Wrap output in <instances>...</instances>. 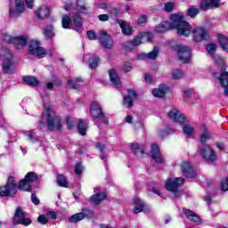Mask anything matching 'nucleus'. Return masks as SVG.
I'll return each instance as SVG.
<instances>
[{"label": "nucleus", "instance_id": "obj_1", "mask_svg": "<svg viewBox=\"0 0 228 228\" xmlns=\"http://www.w3.org/2000/svg\"><path fill=\"white\" fill-rule=\"evenodd\" d=\"M38 181V175L36 172H28L24 179L17 184L15 177L9 175L5 185L0 186V197H15L20 189L21 191H31V183Z\"/></svg>", "mask_w": 228, "mask_h": 228}, {"label": "nucleus", "instance_id": "obj_2", "mask_svg": "<svg viewBox=\"0 0 228 228\" xmlns=\"http://www.w3.org/2000/svg\"><path fill=\"white\" fill-rule=\"evenodd\" d=\"M169 29H176L179 37H190L191 33V25L184 20L183 14H172L171 22L164 20L155 27V33H167Z\"/></svg>", "mask_w": 228, "mask_h": 228}, {"label": "nucleus", "instance_id": "obj_3", "mask_svg": "<svg viewBox=\"0 0 228 228\" xmlns=\"http://www.w3.org/2000/svg\"><path fill=\"white\" fill-rule=\"evenodd\" d=\"M89 114L94 120H96V122H101L102 124H105V126H110V118L106 116V112H104L102 106H101L99 102H91L89 105Z\"/></svg>", "mask_w": 228, "mask_h": 228}, {"label": "nucleus", "instance_id": "obj_4", "mask_svg": "<svg viewBox=\"0 0 228 228\" xmlns=\"http://www.w3.org/2000/svg\"><path fill=\"white\" fill-rule=\"evenodd\" d=\"M46 124L48 131H61V118L56 115V112L53 110L52 106L46 108Z\"/></svg>", "mask_w": 228, "mask_h": 228}, {"label": "nucleus", "instance_id": "obj_5", "mask_svg": "<svg viewBox=\"0 0 228 228\" xmlns=\"http://www.w3.org/2000/svg\"><path fill=\"white\" fill-rule=\"evenodd\" d=\"M28 54L37 56L39 60L47 56L45 48L40 46V41L32 40L28 45Z\"/></svg>", "mask_w": 228, "mask_h": 228}, {"label": "nucleus", "instance_id": "obj_6", "mask_svg": "<svg viewBox=\"0 0 228 228\" xmlns=\"http://www.w3.org/2000/svg\"><path fill=\"white\" fill-rule=\"evenodd\" d=\"M175 49L177 53L179 61L190 63L191 61V49L183 45H176Z\"/></svg>", "mask_w": 228, "mask_h": 228}, {"label": "nucleus", "instance_id": "obj_7", "mask_svg": "<svg viewBox=\"0 0 228 228\" xmlns=\"http://www.w3.org/2000/svg\"><path fill=\"white\" fill-rule=\"evenodd\" d=\"M85 218L92 220V218H94V210H90V208H83L82 212L71 216L69 220L71 224H77V222H81V220H85Z\"/></svg>", "mask_w": 228, "mask_h": 228}, {"label": "nucleus", "instance_id": "obj_8", "mask_svg": "<svg viewBox=\"0 0 228 228\" xmlns=\"http://www.w3.org/2000/svg\"><path fill=\"white\" fill-rule=\"evenodd\" d=\"M14 222L18 225H24L25 227H28V225H31L32 224L31 219L26 217V212L22 211V208H20V207H18L16 208L14 214Z\"/></svg>", "mask_w": 228, "mask_h": 228}, {"label": "nucleus", "instance_id": "obj_9", "mask_svg": "<svg viewBox=\"0 0 228 228\" xmlns=\"http://www.w3.org/2000/svg\"><path fill=\"white\" fill-rule=\"evenodd\" d=\"M183 184H184V178L183 177H177L175 180L168 178L166 182V190L171 193H177Z\"/></svg>", "mask_w": 228, "mask_h": 228}, {"label": "nucleus", "instance_id": "obj_10", "mask_svg": "<svg viewBox=\"0 0 228 228\" xmlns=\"http://www.w3.org/2000/svg\"><path fill=\"white\" fill-rule=\"evenodd\" d=\"M127 94L123 98V106L130 110V108H134V101L138 100V93L134 89H128Z\"/></svg>", "mask_w": 228, "mask_h": 228}, {"label": "nucleus", "instance_id": "obj_11", "mask_svg": "<svg viewBox=\"0 0 228 228\" xmlns=\"http://www.w3.org/2000/svg\"><path fill=\"white\" fill-rule=\"evenodd\" d=\"M200 154L203 156L205 161H208V163L216 161V153H215V151H213V148L209 145H202Z\"/></svg>", "mask_w": 228, "mask_h": 228}, {"label": "nucleus", "instance_id": "obj_12", "mask_svg": "<svg viewBox=\"0 0 228 228\" xmlns=\"http://www.w3.org/2000/svg\"><path fill=\"white\" fill-rule=\"evenodd\" d=\"M182 174L186 179H193L196 175L195 167L188 161H183L180 165Z\"/></svg>", "mask_w": 228, "mask_h": 228}, {"label": "nucleus", "instance_id": "obj_13", "mask_svg": "<svg viewBox=\"0 0 228 228\" xmlns=\"http://www.w3.org/2000/svg\"><path fill=\"white\" fill-rule=\"evenodd\" d=\"M191 33H192L193 40L196 43L202 42L205 40H209V35L208 34L206 29H204V28H195L193 30H191Z\"/></svg>", "mask_w": 228, "mask_h": 228}, {"label": "nucleus", "instance_id": "obj_14", "mask_svg": "<svg viewBox=\"0 0 228 228\" xmlns=\"http://www.w3.org/2000/svg\"><path fill=\"white\" fill-rule=\"evenodd\" d=\"M151 159H153L157 165H163V163H165V159L163 155H161L159 145L156 142L151 144Z\"/></svg>", "mask_w": 228, "mask_h": 228}, {"label": "nucleus", "instance_id": "obj_15", "mask_svg": "<svg viewBox=\"0 0 228 228\" xmlns=\"http://www.w3.org/2000/svg\"><path fill=\"white\" fill-rule=\"evenodd\" d=\"M99 41L103 49H111L113 47V38H111V36L108 35L106 30H101Z\"/></svg>", "mask_w": 228, "mask_h": 228}, {"label": "nucleus", "instance_id": "obj_16", "mask_svg": "<svg viewBox=\"0 0 228 228\" xmlns=\"http://www.w3.org/2000/svg\"><path fill=\"white\" fill-rule=\"evenodd\" d=\"M168 118L171 120H174V122H177L178 124H188V119L186 118V116L184 114L179 113V110L177 109H172L167 113Z\"/></svg>", "mask_w": 228, "mask_h": 228}, {"label": "nucleus", "instance_id": "obj_17", "mask_svg": "<svg viewBox=\"0 0 228 228\" xmlns=\"http://www.w3.org/2000/svg\"><path fill=\"white\" fill-rule=\"evenodd\" d=\"M183 213L186 216L187 220H190V222H193V224H196V225L202 224V219L200 216H199V215H197L191 209L183 208Z\"/></svg>", "mask_w": 228, "mask_h": 228}, {"label": "nucleus", "instance_id": "obj_18", "mask_svg": "<svg viewBox=\"0 0 228 228\" xmlns=\"http://www.w3.org/2000/svg\"><path fill=\"white\" fill-rule=\"evenodd\" d=\"M220 6V0H201L200 8L203 12H208L211 8H218Z\"/></svg>", "mask_w": 228, "mask_h": 228}, {"label": "nucleus", "instance_id": "obj_19", "mask_svg": "<svg viewBox=\"0 0 228 228\" xmlns=\"http://www.w3.org/2000/svg\"><path fill=\"white\" fill-rule=\"evenodd\" d=\"M35 15L39 20H45L51 15V9L47 5H43L35 11Z\"/></svg>", "mask_w": 228, "mask_h": 228}, {"label": "nucleus", "instance_id": "obj_20", "mask_svg": "<svg viewBox=\"0 0 228 228\" xmlns=\"http://www.w3.org/2000/svg\"><path fill=\"white\" fill-rule=\"evenodd\" d=\"M2 70L4 74H10L15 70V62L10 58H4L2 62Z\"/></svg>", "mask_w": 228, "mask_h": 228}, {"label": "nucleus", "instance_id": "obj_21", "mask_svg": "<svg viewBox=\"0 0 228 228\" xmlns=\"http://www.w3.org/2000/svg\"><path fill=\"white\" fill-rule=\"evenodd\" d=\"M109 77L110 79V83H112L116 88H120L122 86L120 77L114 69L109 70Z\"/></svg>", "mask_w": 228, "mask_h": 228}, {"label": "nucleus", "instance_id": "obj_22", "mask_svg": "<svg viewBox=\"0 0 228 228\" xmlns=\"http://www.w3.org/2000/svg\"><path fill=\"white\" fill-rule=\"evenodd\" d=\"M28 40L29 37L28 36L21 35L14 37L13 45H15L16 49H22V47H26V45H28Z\"/></svg>", "mask_w": 228, "mask_h": 228}, {"label": "nucleus", "instance_id": "obj_23", "mask_svg": "<svg viewBox=\"0 0 228 228\" xmlns=\"http://www.w3.org/2000/svg\"><path fill=\"white\" fill-rule=\"evenodd\" d=\"M221 86L224 88V95L228 97V72L225 71L224 73H221L219 77H217Z\"/></svg>", "mask_w": 228, "mask_h": 228}, {"label": "nucleus", "instance_id": "obj_24", "mask_svg": "<svg viewBox=\"0 0 228 228\" xmlns=\"http://www.w3.org/2000/svg\"><path fill=\"white\" fill-rule=\"evenodd\" d=\"M77 131L80 136H86V131H88V121L80 119L77 124Z\"/></svg>", "mask_w": 228, "mask_h": 228}, {"label": "nucleus", "instance_id": "obj_25", "mask_svg": "<svg viewBox=\"0 0 228 228\" xmlns=\"http://www.w3.org/2000/svg\"><path fill=\"white\" fill-rule=\"evenodd\" d=\"M167 92H168V86L162 84L159 86V88L152 90V95H154V97L163 98L165 95H167Z\"/></svg>", "mask_w": 228, "mask_h": 228}, {"label": "nucleus", "instance_id": "obj_26", "mask_svg": "<svg viewBox=\"0 0 228 228\" xmlns=\"http://www.w3.org/2000/svg\"><path fill=\"white\" fill-rule=\"evenodd\" d=\"M108 195L104 191H100L96 194L91 196V200L95 204V206H99L102 202V200H106Z\"/></svg>", "mask_w": 228, "mask_h": 228}, {"label": "nucleus", "instance_id": "obj_27", "mask_svg": "<svg viewBox=\"0 0 228 228\" xmlns=\"http://www.w3.org/2000/svg\"><path fill=\"white\" fill-rule=\"evenodd\" d=\"M24 85H27L28 86H38L40 85V82L38 81V78L34 76H24L22 79Z\"/></svg>", "mask_w": 228, "mask_h": 228}, {"label": "nucleus", "instance_id": "obj_28", "mask_svg": "<svg viewBox=\"0 0 228 228\" xmlns=\"http://www.w3.org/2000/svg\"><path fill=\"white\" fill-rule=\"evenodd\" d=\"M131 151L134 154H138V152H141L142 154H145V145L140 144L138 142H133L131 144Z\"/></svg>", "mask_w": 228, "mask_h": 228}, {"label": "nucleus", "instance_id": "obj_29", "mask_svg": "<svg viewBox=\"0 0 228 228\" xmlns=\"http://www.w3.org/2000/svg\"><path fill=\"white\" fill-rule=\"evenodd\" d=\"M101 63V58L98 55H92L89 57V69L92 70L97 69Z\"/></svg>", "mask_w": 228, "mask_h": 228}, {"label": "nucleus", "instance_id": "obj_30", "mask_svg": "<svg viewBox=\"0 0 228 228\" xmlns=\"http://www.w3.org/2000/svg\"><path fill=\"white\" fill-rule=\"evenodd\" d=\"M134 204L135 206L134 209V213L138 215V213H142L145 208V204L140 200V198H136L134 200Z\"/></svg>", "mask_w": 228, "mask_h": 228}, {"label": "nucleus", "instance_id": "obj_31", "mask_svg": "<svg viewBox=\"0 0 228 228\" xmlns=\"http://www.w3.org/2000/svg\"><path fill=\"white\" fill-rule=\"evenodd\" d=\"M76 10L78 13H84L85 15L88 13V9L85 4V0H77Z\"/></svg>", "mask_w": 228, "mask_h": 228}, {"label": "nucleus", "instance_id": "obj_32", "mask_svg": "<svg viewBox=\"0 0 228 228\" xmlns=\"http://www.w3.org/2000/svg\"><path fill=\"white\" fill-rule=\"evenodd\" d=\"M44 35L46 38H53V37H56L54 34V25L50 24L45 27Z\"/></svg>", "mask_w": 228, "mask_h": 228}, {"label": "nucleus", "instance_id": "obj_33", "mask_svg": "<svg viewBox=\"0 0 228 228\" xmlns=\"http://www.w3.org/2000/svg\"><path fill=\"white\" fill-rule=\"evenodd\" d=\"M109 17H110V19H113V20H117V19H120V17H122V12L120 11V9L113 7L109 11Z\"/></svg>", "mask_w": 228, "mask_h": 228}, {"label": "nucleus", "instance_id": "obj_34", "mask_svg": "<svg viewBox=\"0 0 228 228\" xmlns=\"http://www.w3.org/2000/svg\"><path fill=\"white\" fill-rule=\"evenodd\" d=\"M72 24V18L68 14H64L61 18V26L63 29H70V25Z\"/></svg>", "mask_w": 228, "mask_h": 228}, {"label": "nucleus", "instance_id": "obj_35", "mask_svg": "<svg viewBox=\"0 0 228 228\" xmlns=\"http://www.w3.org/2000/svg\"><path fill=\"white\" fill-rule=\"evenodd\" d=\"M78 83H85L81 77H77L76 80H68V85L71 88V90H79V87L77 86Z\"/></svg>", "mask_w": 228, "mask_h": 228}, {"label": "nucleus", "instance_id": "obj_36", "mask_svg": "<svg viewBox=\"0 0 228 228\" xmlns=\"http://www.w3.org/2000/svg\"><path fill=\"white\" fill-rule=\"evenodd\" d=\"M57 184H59L61 188H67L69 186L67 176L64 175H57Z\"/></svg>", "mask_w": 228, "mask_h": 228}, {"label": "nucleus", "instance_id": "obj_37", "mask_svg": "<svg viewBox=\"0 0 228 228\" xmlns=\"http://www.w3.org/2000/svg\"><path fill=\"white\" fill-rule=\"evenodd\" d=\"M119 26H120L121 31L124 35L129 36V35L133 34V28H131V27L129 25H127V22H126L125 20L121 21Z\"/></svg>", "mask_w": 228, "mask_h": 228}, {"label": "nucleus", "instance_id": "obj_38", "mask_svg": "<svg viewBox=\"0 0 228 228\" xmlns=\"http://www.w3.org/2000/svg\"><path fill=\"white\" fill-rule=\"evenodd\" d=\"M171 76L172 79H174L175 81H178V79H183V77H184V71H183V69H175L171 73Z\"/></svg>", "mask_w": 228, "mask_h": 228}, {"label": "nucleus", "instance_id": "obj_39", "mask_svg": "<svg viewBox=\"0 0 228 228\" xmlns=\"http://www.w3.org/2000/svg\"><path fill=\"white\" fill-rule=\"evenodd\" d=\"M73 24L76 28H83V18L79 15L78 12L75 13L72 16Z\"/></svg>", "mask_w": 228, "mask_h": 228}, {"label": "nucleus", "instance_id": "obj_40", "mask_svg": "<svg viewBox=\"0 0 228 228\" xmlns=\"http://www.w3.org/2000/svg\"><path fill=\"white\" fill-rule=\"evenodd\" d=\"M139 36L141 37L142 42H152V39L154 38V34H152V32H142Z\"/></svg>", "mask_w": 228, "mask_h": 228}, {"label": "nucleus", "instance_id": "obj_41", "mask_svg": "<svg viewBox=\"0 0 228 228\" xmlns=\"http://www.w3.org/2000/svg\"><path fill=\"white\" fill-rule=\"evenodd\" d=\"M198 13H200V11L199 10V8H197L195 6H191L187 10V16L191 17V19H195L197 17Z\"/></svg>", "mask_w": 228, "mask_h": 228}, {"label": "nucleus", "instance_id": "obj_42", "mask_svg": "<svg viewBox=\"0 0 228 228\" xmlns=\"http://www.w3.org/2000/svg\"><path fill=\"white\" fill-rule=\"evenodd\" d=\"M183 134L188 135V138H190V136H191V134L195 133V129L190 124H185L183 126Z\"/></svg>", "mask_w": 228, "mask_h": 228}, {"label": "nucleus", "instance_id": "obj_43", "mask_svg": "<svg viewBox=\"0 0 228 228\" xmlns=\"http://www.w3.org/2000/svg\"><path fill=\"white\" fill-rule=\"evenodd\" d=\"M76 119L72 118L70 116L66 117V126L69 131H72L76 127Z\"/></svg>", "mask_w": 228, "mask_h": 228}, {"label": "nucleus", "instance_id": "obj_44", "mask_svg": "<svg viewBox=\"0 0 228 228\" xmlns=\"http://www.w3.org/2000/svg\"><path fill=\"white\" fill-rule=\"evenodd\" d=\"M159 54V48L155 46L151 52L147 53L148 60H158V56Z\"/></svg>", "mask_w": 228, "mask_h": 228}, {"label": "nucleus", "instance_id": "obj_45", "mask_svg": "<svg viewBox=\"0 0 228 228\" xmlns=\"http://www.w3.org/2000/svg\"><path fill=\"white\" fill-rule=\"evenodd\" d=\"M20 13H22V12H19V9H15L13 7H11L9 9V17L10 19H13V18H19L20 17Z\"/></svg>", "mask_w": 228, "mask_h": 228}, {"label": "nucleus", "instance_id": "obj_46", "mask_svg": "<svg viewBox=\"0 0 228 228\" xmlns=\"http://www.w3.org/2000/svg\"><path fill=\"white\" fill-rule=\"evenodd\" d=\"M3 40H4V42H5V44L13 45L14 41H15V37H12V36H10L7 33H4L3 35Z\"/></svg>", "mask_w": 228, "mask_h": 228}, {"label": "nucleus", "instance_id": "obj_47", "mask_svg": "<svg viewBox=\"0 0 228 228\" xmlns=\"http://www.w3.org/2000/svg\"><path fill=\"white\" fill-rule=\"evenodd\" d=\"M174 8H175V4L173 2H167L164 4V10L167 13H172V12H174Z\"/></svg>", "mask_w": 228, "mask_h": 228}, {"label": "nucleus", "instance_id": "obj_48", "mask_svg": "<svg viewBox=\"0 0 228 228\" xmlns=\"http://www.w3.org/2000/svg\"><path fill=\"white\" fill-rule=\"evenodd\" d=\"M131 70H133V62L125 61L123 63V72L127 74V72H131Z\"/></svg>", "mask_w": 228, "mask_h": 228}, {"label": "nucleus", "instance_id": "obj_49", "mask_svg": "<svg viewBox=\"0 0 228 228\" xmlns=\"http://www.w3.org/2000/svg\"><path fill=\"white\" fill-rule=\"evenodd\" d=\"M206 49L209 54H215V53L216 52V44L209 43L208 45H207Z\"/></svg>", "mask_w": 228, "mask_h": 228}, {"label": "nucleus", "instance_id": "obj_50", "mask_svg": "<svg viewBox=\"0 0 228 228\" xmlns=\"http://www.w3.org/2000/svg\"><path fill=\"white\" fill-rule=\"evenodd\" d=\"M130 43L132 44L133 47H138V45H141L142 37H141L140 34L138 36H136L135 38L131 40Z\"/></svg>", "mask_w": 228, "mask_h": 228}, {"label": "nucleus", "instance_id": "obj_51", "mask_svg": "<svg viewBox=\"0 0 228 228\" xmlns=\"http://www.w3.org/2000/svg\"><path fill=\"white\" fill-rule=\"evenodd\" d=\"M83 164L81 162H77L76 165H75V174L77 175H81V174H83Z\"/></svg>", "mask_w": 228, "mask_h": 228}, {"label": "nucleus", "instance_id": "obj_52", "mask_svg": "<svg viewBox=\"0 0 228 228\" xmlns=\"http://www.w3.org/2000/svg\"><path fill=\"white\" fill-rule=\"evenodd\" d=\"M14 3L16 10H18V12H21L22 13H24V3H22V0H15Z\"/></svg>", "mask_w": 228, "mask_h": 228}, {"label": "nucleus", "instance_id": "obj_53", "mask_svg": "<svg viewBox=\"0 0 228 228\" xmlns=\"http://www.w3.org/2000/svg\"><path fill=\"white\" fill-rule=\"evenodd\" d=\"M37 222L41 224L42 225H45V224L49 223V218H47V216L45 215H40L37 217Z\"/></svg>", "mask_w": 228, "mask_h": 228}, {"label": "nucleus", "instance_id": "obj_54", "mask_svg": "<svg viewBox=\"0 0 228 228\" xmlns=\"http://www.w3.org/2000/svg\"><path fill=\"white\" fill-rule=\"evenodd\" d=\"M124 51H133V49H134V47L133 46V44L131 43V41H126L123 47Z\"/></svg>", "mask_w": 228, "mask_h": 228}, {"label": "nucleus", "instance_id": "obj_55", "mask_svg": "<svg viewBox=\"0 0 228 228\" xmlns=\"http://www.w3.org/2000/svg\"><path fill=\"white\" fill-rule=\"evenodd\" d=\"M88 40H97V34L94 30H88L86 32Z\"/></svg>", "mask_w": 228, "mask_h": 228}, {"label": "nucleus", "instance_id": "obj_56", "mask_svg": "<svg viewBox=\"0 0 228 228\" xmlns=\"http://www.w3.org/2000/svg\"><path fill=\"white\" fill-rule=\"evenodd\" d=\"M146 22H147V16L145 14L139 16L137 20V24L139 26H143V24H146Z\"/></svg>", "mask_w": 228, "mask_h": 228}, {"label": "nucleus", "instance_id": "obj_57", "mask_svg": "<svg viewBox=\"0 0 228 228\" xmlns=\"http://www.w3.org/2000/svg\"><path fill=\"white\" fill-rule=\"evenodd\" d=\"M221 190L223 191H228V177L221 181Z\"/></svg>", "mask_w": 228, "mask_h": 228}, {"label": "nucleus", "instance_id": "obj_58", "mask_svg": "<svg viewBox=\"0 0 228 228\" xmlns=\"http://www.w3.org/2000/svg\"><path fill=\"white\" fill-rule=\"evenodd\" d=\"M159 134L160 138H166V136L170 134V128L159 130Z\"/></svg>", "mask_w": 228, "mask_h": 228}, {"label": "nucleus", "instance_id": "obj_59", "mask_svg": "<svg viewBox=\"0 0 228 228\" xmlns=\"http://www.w3.org/2000/svg\"><path fill=\"white\" fill-rule=\"evenodd\" d=\"M99 20H101V22H108V20H110V15L108 14H100L98 16Z\"/></svg>", "mask_w": 228, "mask_h": 228}, {"label": "nucleus", "instance_id": "obj_60", "mask_svg": "<svg viewBox=\"0 0 228 228\" xmlns=\"http://www.w3.org/2000/svg\"><path fill=\"white\" fill-rule=\"evenodd\" d=\"M31 200L35 204V206H38L40 204V200L38 198H37L36 193L31 194Z\"/></svg>", "mask_w": 228, "mask_h": 228}, {"label": "nucleus", "instance_id": "obj_61", "mask_svg": "<svg viewBox=\"0 0 228 228\" xmlns=\"http://www.w3.org/2000/svg\"><path fill=\"white\" fill-rule=\"evenodd\" d=\"M144 81L147 83V85H152V77L149 73H146L144 75Z\"/></svg>", "mask_w": 228, "mask_h": 228}, {"label": "nucleus", "instance_id": "obj_62", "mask_svg": "<svg viewBox=\"0 0 228 228\" xmlns=\"http://www.w3.org/2000/svg\"><path fill=\"white\" fill-rule=\"evenodd\" d=\"M46 216H48L49 218H52V220H56V218H58V216L56 215V212H54V211H48L46 213Z\"/></svg>", "mask_w": 228, "mask_h": 228}, {"label": "nucleus", "instance_id": "obj_63", "mask_svg": "<svg viewBox=\"0 0 228 228\" xmlns=\"http://www.w3.org/2000/svg\"><path fill=\"white\" fill-rule=\"evenodd\" d=\"M96 149H98L100 152H104V149H106V144H102V142H97Z\"/></svg>", "mask_w": 228, "mask_h": 228}, {"label": "nucleus", "instance_id": "obj_64", "mask_svg": "<svg viewBox=\"0 0 228 228\" xmlns=\"http://www.w3.org/2000/svg\"><path fill=\"white\" fill-rule=\"evenodd\" d=\"M191 95V89L187 88L183 90V97H185V99H188Z\"/></svg>", "mask_w": 228, "mask_h": 228}]
</instances>
